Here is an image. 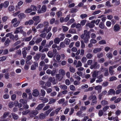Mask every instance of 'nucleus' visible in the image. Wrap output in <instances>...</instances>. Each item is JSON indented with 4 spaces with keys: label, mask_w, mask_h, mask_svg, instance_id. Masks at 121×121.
Returning a JSON list of instances; mask_svg holds the SVG:
<instances>
[{
    "label": "nucleus",
    "mask_w": 121,
    "mask_h": 121,
    "mask_svg": "<svg viewBox=\"0 0 121 121\" xmlns=\"http://www.w3.org/2000/svg\"><path fill=\"white\" fill-rule=\"evenodd\" d=\"M115 3L114 5L117 6L119 5L120 4V0L117 1V0H112V3L113 4Z\"/></svg>",
    "instance_id": "obj_15"
},
{
    "label": "nucleus",
    "mask_w": 121,
    "mask_h": 121,
    "mask_svg": "<svg viewBox=\"0 0 121 121\" xmlns=\"http://www.w3.org/2000/svg\"><path fill=\"white\" fill-rule=\"evenodd\" d=\"M56 73V68H53V70L51 71V75L52 76H54Z\"/></svg>",
    "instance_id": "obj_20"
},
{
    "label": "nucleus",
    "mask_w": 121,
    "mask_h": 121,
    "mask_svg": "<svg viewBox=\"0 0 121 121\" xmlns=\"http://www.w3.org/2000/svg\"><path fill=\"white\" fill-rule=\"evenodd\" d=\"M60 77L61 75L60 74H57L56 75V80L60 81L61 80V79H60Z\"/></svg>",
    "instance_id": "obj_43"
},
{
    "label": "nucleus",
    "mask_w": 121,
    "mask_h": 121,
    "mask_svg": "<svg viewBox=\"0 0 121 121\" xmlns=\"http://www.w3.org/2000/svg\"><path fill=\"white\" fill-rule=\"evenodd\" d=\"M115 94V91L112 89H110L107 93V95H111L112 94L114 95Z\"/></svg>",
    "instance_id": "obj_9"
},
{
    "label": "nucleus",
    "mask_w": 121,
    "mask_h": 121,
    "mask_svg": "<svg viewBox=\"0 0 121 121\" xmlns=\"http://www.w3.org/2000/svg\"><path fill=\"white\" fill-rule=\"evenodd\" d=\"M86 56L87 58L91 59L93 56V55L90 53H88L87 54Z\"/></svg>",
    "instance_id": "obj_36"
},
{
    "label": "nucleus",
    "mask_w": 121,
    "mask_h": 121,
    "mask_svg": "<svg viewBox=\"0 0 121 121\" xmlns=\"http://www.w3.org/2000/svg\"><path fill=\"white\" fill-rule=\"evenodd\" d=\"M104 55L102 53H99L97 55V57L99 58H100L103 56Z\"/></svg>",
    "instance_id": "obj_58"
},
{
    "label": "nucleus",
    "mask_w": 121,
    "mask_h": 121,
    "mask_svg": "<svg viewBox=\"0 0 121 121\" xmlns=\"http://www.w3.org/2000/svg\"><path fill=\"white\" fill-rule=\"evenodd\" d=\"M102 88V87L101 86L98 85L96 86L95 89V90H100V91H101V90Z\"/></svg>",
    "instance_id": "obj_47"
},
{
    "label": "nucleus",
    "mask_w": 121,
    "mask_h": 121,
    "mask_svg": "<svg viewBox=\"0 0 121 121\" xmlns=\"http://www.w3.org/2000/svg\"><path fill=\"white\" fill-rule=\"evenodd\" d=\"M56 15L58 17L62 16V13L60 11H59L58 12L56 13Z\"/></svg>",
    "instance_id": "obj_64"
},
{
    "label": "nucleus",
    "mask_w": 121,
    "mask_h": 121,
    "mask_svg": "<svg viewBox=\"0 0 121 121\" xmlns=\"http://www.w3.org/2000/svg\"><path fill=\"white\" fill-rule=\"evenodd\" d=\"M54 54L51 51H49L48 52V56L50 58H52L54 55Z\"/></svg>",
    "instance_id": "obj_39"
},
{
    "label": "nucleus",
    "mask_w": 121,
    "mask_h": 121,
    "mask_svg": "<svg viewBox=\"0 0 121 121\" xmlns=\"http://www.w3.org/2000/svg\"><path fill=\"white\" fill-rule=\"evenodd\" d=\"M23 2L22 1L18 2L17 4L18 5H17L16 6V10L17 11L18 9H20V8L19 6L22 5L23 4Z\"/></svg>",
    "instance_id": "obj_8"
},
{
    "label": "nucleus",
    "mask_w": 121,
    "mask_h": 121,
    "mask_svg": "<svg viewBox=\"0 0 121 121\" xmlns=\"http://www.w3.org/2000/svg\"><path fill=\"white\" fill-rule=\"evenodd\" d=\"M70 89L71 90L73 91H74L75 89V87L73 85H71L70 86Z\"/></svg>",
    "instance_id": "obj_63"
},
{
    "label": "nucleus",
    "mask_w": 121,
    "mask_h": 121,
    "mask_svg": "<svg viewBox=\"0 0 121 121\" xmlns=\"http://www.w3.org/2000/svg\"><path fill=\"white\" fill-rule=\"evenodd\" d=\"M99 27L102 29H107L106 27L105 26L104 24L102 22H101L99 23Z\"/></svg>",
    "instance_id": "obj_14"
},
{
    "label": "nucleus",
    "mask_w": 121,
    "mask_h": 121,
    "mask_svg": "<svg viewBox=\"0 0 121 121\" xmlns=\"http://www.w3.org/2000/svg\"><path fill=\"white\" fill-rule=\"evenodd\" d=\"M97 63L96 62H94V64L92 65H91L90 67V68L91 69H99V65L98 64L97 65Z\"/></svg>",
    "instance_id": "obj_5"
},
{
    "label": "nucleus",
    "mask_w": 121,
    "mask_h": 121,
    "mask_svg": "<svg viewBox=\"0 0 121 121\" xmlns=\"http://www.w3.org/2000/svg\"><path fill=\"white\" fill-rule=\"evenodd\" d=\"M51 85V83L48 81L45 84V85L43 86V88H44L45 89L47 88V86L49 87H50Z\"/></svg>",
    "instance_id": "obj_17"
},
{
    "label": "nucleus",
    "mask_w": 121,
    "mask_h": 121,
    "mask_svg": "<svg viewBox=\"0 0 121 121\" xmlns=\"http://www.w3.org/2000/svg\"><path fill=\"white\" fill-rule=\"evenodd\" d=\"M19 101L24 104H25L27 103V101L25 99H21Z\"/></svg>",
    "instance_id": "obj_35"
},
{
    "label": "nucleus",
    "mask_w": 121,
    "mask_h": 121,
    "mask_svg": "<svg viewBox=\"0 0 121 121\" xmlns=\"http://www.w3.org/2000/svg\"><path fill=\"white\" fill-rule=\"evenodd\" d=\"M14 104L13 102L12 101H11L9 103L8 105L10 108H11L13 107Z\"/></svg>",
    "instance_id": "obj_54"
},
{
    "label": "nucleus",
    "mask_w": 121,
    "mask_h": 121,
    "mask_svg": "<svg viewBox=\"0 0 121 121\" xmlns=\"http://www.w3.org/2000/svg\"><path fill=\"white\" fill-rule=\"evenodd\" d=\"M31 8H33V10L34 11H36L37 10V8L35 6L33 5H31Z\"/></svg>",
    "instance_id": "obj_45"
},
{
    "label": "nucleus",
    "mask_w": 121,
    "mask_h": 121,
    "mask_svg": "<svg viewBox=\"0 0 121 121\" xmlns=\"http://www.w3.org/2000/svg\"><path fill=\"white\" fill-rule=\"evenodd\" d=\"M39 94V92L38 90L37 89H35L33 90L32 93L33 95L35 97L38 96Z\"/></svg>",
    "instance_id": "obj_13"
},
{
    "label": "nucleus",
    "mask_w": 121,
    "mask_h": 121,
    "mask_svg": "<svg viewBox=\"0 0 121 121\" xmlns=\"http://www.w3.org/2000/svg\"><path fill=\"white\" fill-rule=\"evenodd\" d=\"M46 117V116L43 113H41L39 115V118L41 120L43 119Z\"/></svg>",
    "instance_id": "obj_27"
},
{
    "label": "nucleus",
    "mask_w": 121,
    "mask_h": 121,
    "mask_svg": "<svg viewBox=\"0 0 121 121\" xmlns=\"http://www.w3.org/2000/svg\"><path fill=\"white\" fill-rule=\"evenodd\" d=\"M107 56L109 59L112 58L113 57V56L111 53L109 52L106 55Z\"/></svg>",
    "instance_id": "obj_32"
},
{
    "label": "nucleus",
    "mask_w": 121,
    "mask_h": 121,
    "mask_svg": "<svg viewBox=\"0 0 121 121\" xmlns=\"http://www.w3.org/2000/svg\"><path fill=\"white\" fill-rule=\"evenodd\" d=\"M15 8L12 6H10L8 8L9 10L10 11H13L14 9Z\"/></svg>",
    "instance_id": "obj_46"
},
{
    "label": "nucleus",
    "mask_w": 121,
    "mask_h": 121,
    "mask_svg": "<svg viewBox=\"0 0 121 121\" xmlns=\"http://www.w3.org/2000/svg\"><path fill=\"white\" fill-rule=\"evenodd\" d=\"M113 69V68H112V67L110 66L109 67V72L111 75H112L113 74V73L114 71L112 70Z\"/></svg>",
    "instance_id": "obj_19"
},
{
    "label": "nucleus",
    "mask_w": 121,
    "mask_h": 121,
    "mask_svg": "<svg viewBox=\"0 0 121 121\" xmlns=\"http://www.w3.org/2000/svg\"><path fill=\"white\" fill-rule=\"evenodd\" d=\"M61 36L60 37L59 39L60 41H62L63 40V39L65 38V36H64V34H60Z\"/></svg>",
    "instance_id": "obj_51"
},
{
    "label": "nucleus",
    "mask_w": 121,
    "mask_h": 121,
    "mask_svg": "<svg viewBox=\"0 0 121 121\" xmlns=\"http://www.w3.org/2000/svg\"><path fill=\"white\" fill-rule=\"evenodd\" d=\"M47 8L46 5H43L41 8V10L43 13L45 12Z\"/></svg>",
    "instance_id": "obj_34"
},
{
    "label": "nucleus",
    "mask_w": 121,
    "mask_h": 121,
    "mask_svg": "<svg viewBox=\"0 0 121 121\" xmlns=\"http://www.w3.org/2000/svg\"><path fill=\"white\" fill-rule=\"evenodd\" d=\"M45 104L44 103L40 104L38 105L37 107L35 109L37 111L40 110L45 106Z\"/></svg>",
    "instance_id": "obj_7"
},
{
    "label": "nucleus",
    "mask_w": 121,
    "mask_h": 121,
    "mask_svg": "<svg viewBox=\"0 0 121 121\" xmlns=\"http://www.w3.org/2000/svg\"><path fill=\"white\" fill-rule=\"evenodd\" d=\"M98 75V73L97 72H96V71H95L93 72V73L92 74V77L93 78H95Z\"/></svg>",
    "instance_id": "obj_44"
},
{
    "label": "nucleus",
    "mask_w": 121,
    "mask_h": 121,
    "mask_svg": "<svg viewBox=\"0 0 121 121\" xmlns=\"http://www.w3.org/2000/svg\"><path fill=\"white\" fill-rule=\"evenodd\" d=\"M70 15H67L64 19V22H67L69 19Z\"/></svg>",
    "instance_id": "obj_56"
},
{
    "label": "nucleus",
    "mask_w": 121,
    "mask_h": 121,
    "mask_svg": "<svg viewBox=\"0 0 121 121\" xmlns=\"http://www.w3.org/2000/svg\"><path fill=\"white\" fill-rule=\"evenodd\" d=\"M69 70L72 73H74L75 71V69L72 66H70L69 67Z\"/></svg>",
    "instance_id": "obj_49"
},
{
    "label": "nucleus",
    "mask_w": 121,
    "mask_h": 121,
    "mask_svg": "<svg viewBox=\"0 0 121 121\" xmlns=\"http://www.w3.org/2000/svg\"><path fill=\"white\" fill-rule=\"evenodd\" d=\"M18 17L20 20H22L26 17L25 14L23 13H21L18 15Z\"/></svg>",
    "instance_id": "obj_11"
},
{
    "label": "nucleus",
    "mask_w": 121,
    "mask_h": 121,
    "mask_svg": "<svg viewBox=\"0 0 121 121\" xmlns=\"http://www.w3.org/2000/svg\"><path fill=\"white\" fill-rule=\"evenodd\" d=\"M56 101V100L55 99H51V100L49 101V104H52L55 103Z\"/></svg>",
    "instance_id": "obj_55"
},
{
    "label": "nucleus",
    "mask_w": 121,
    "mask_h": 121,
    "mask_svg": "<svg viewBox=\"0 0 121 121\" xmlns=\"http://www.w3.org/2000/svg\"><path fill=\"white\" fill-rule=\"evenodd\" d=\"M34 65H32L31 67V69L32 70H34L36 69V66H38V63L36 62H35L34 63Z\"/></svg>",
    "instance_id": "obj_12"
},
{
    "label": "nucleus",
    "mask_w": 121,
    "mask_h": 121,
    "mask_svg": "<svg viewBox=\"0 0 121 121\" xmlns=\"http://www.w3.org/2000/svg\"><path fill=\"white\" fill-rule=\"evenodd\" d=\"M101 103L102 105L104 106L106 105H108V102L107 101L105 100H103L101 101Z\"/></svg>",
    "instance_id": "obj_24"
},
{
    "label": "nucleus",
    "mask_w": 121,
    "mask_h": 121,
    "mask_svg": "<svg viewBox=\"0 0 121 121\" xmlns=\"http://www.w3.org/2000/svg\"><path fill=\"white\" fill-rule=\"evenodd\" d=\"M62 28L63 29V30L64 32L67 31L69 29L67 27L65 26H63Z\"/></svg>",
    "instance_id": "obj_60"
},
{
    "label": "nucleus",
    "mask_w": 121,
    "mask_h": 121,
    "mask_svg": "<svg viewBox=\"0 0 121 121\" xmlns=\"http://www.w3.org/2000/svg\"><path fill=\"white\" fill-rule=\"evenodd\" d=\"M52 109L50 108L48 110L45 112H44L45 115L46 116H47L48 115L50 112L52 111Z\"/></svg>",
    "instance_id": "obj_22"
},
{
    "label": "nucleus",
    "mask_w": 121,
    "mask_h": 121,
    "mask_svg": "<svg viewBox=\"0 0 121 121\" xmlns=\"http://www.w3.org/2000/svg\"><path fill=\"white\" fill-rule=\"evenodd\" d=\"M120 29V27L119 25L117 24H116L114 26L113 28L114 31L115 32H117L119 31Z\"/></svg>",
    "instance_id": "obj_6"
},
{
    "label": "nucleus",
    "mask_w": 121,
    "mask_h": 121,
    "mask_svg": "<svg viewBox=\"0 0 121 121\" xmlns=\"http://www.w3.org/2000/svg\"><path fill=\"white\" fill-rule=\"evenodd\" d=\"M39 113L38 111L36 110H32L29 113L30 116L32 117H34Z\"/></svg>",
    "instance_id": "obj_4"
},
{
    "label": "nucleus",
    "mask_w": 121,
    "mask_h": 121,
    "mask_svg": "<svg viewBox=\"0 0 121 121\" xmlns=\"http://www.w3.org/2000/svg\"><path fill=\"white\" fill-rule=\"evenodd\" d=\"M22 54L23 55V57L24 58L26 57L27 54V52L25 50H24L22 51Z\"/></svg>",
    "instance_id": "obj_42"
},
{
    "label": "nucleus",
    "mask_w": 121,
    "mask_h": 121,
    "mask_svg": "<svg viewBox=\"0 0 121 121\" xmlns=\"http://www.w3.org/2000/svg\"><path fill=\"white\" fill-rule=\"evenodd\" d=\"M60 88L64 90L67 89L68 87L67 86L65 85H60Z\"/></svg>",
    "instance_id": "obj_30"
},
{
    "label": "nucleus",
    "mask_w": 121,
    "mask_h": 121,
    "mask_svg": "<svg viewBox=\"0 0 121 121\" xmlns=\"http://www.w3.org/2000/svg\"><path fill=\"white\" fill-rule=\"evenodd\" d=\"M32 38V36L31 35L28 37H26L24 39L25 41L26 42L29 41L31 40Z\"/></svg>",
    "instance_id": "obj_33"
},
{
    "label": "nucleus",
    "mask_w": 121,
    "mask_h": 121,
    "mask_svg": "<svg viewBox=\"0 0 121 121\" xmlns=\"http://www.w3.org/2000/svg\"><path fill=\"white\" fill-rule=\"evenodd\" d=\"M89 99L90 100L92 99V102L91 104V105H94L96 104L97 102L96 96L95 95H91L89 97Z\"/></svg>",
    "instance_id": "obj_2"
},
{
    "label": "nucleus",
    "mask_w": 121,
    "mask_h": 121,
    "mask_svg": "<svg viewBox=\"0 0 121 121\" xmlns=\"http://www.w3.org/2000/svg\"><path fill=\"white\" fill-rule=\"evenodd\" d=\"M75 20L74 19L72 18L70 19L67 22V24H71Z\"/></svg>",
    "instance_id": "obj_57"
},
{
    "label": "nucleus",
    "mask_w": 121,
    "mask_h": 121,
    "mask_svg": "<svg viewBox=\"0 0 121 121\" xmlns=\"http://www.w3.org/2000/svg\"><path fill=\"white\" fill-rule=\"evenodd\" d=\"M9 114V112H5L3 115V117L4 118H6L7 116H8Z\"/></svg>",
    "instance_id": "obj_31"
},
{
    "label": "nucleus",
    "mask_w": 121,
    "mask_h": 121,
    "mask_svg": "<svg viewBox=\"0 0 121 121\" xmlns=\"http://www.w3.org/2000/svg\"><path fill=\"white\" fill-rule=\"evenodd\" d=\"M78 11L77 9L75 8H72L70 9V12L71 13H76Z\"/></svg>",
    "instance_id": "obj_26"
},
{
    "label": "nucleus",
    "mask_w": 121,
    "mask_h": 121,
    "mask_svg": "<svg viewBox=\"0 0 121 121\" xmlns=\"http://www.w3.org/2000/svg\"><path fill=\"white\" fill-rule=\"evenodd\" d=\"M86 22V20L84 19L81 21L80 22V24L81 25L83 26L85 25Z\"/></svg>",
    "instance_id": "obj_52"
},
{
    "label": "nucleus",
    "mask_w": 121,
    "mask_h": 121,
    "mask_svg": "<svg viewBox=\"0 0 121 121\" xmlns=\"http://www.w3.org/2000/svg\"><path fill=\"white\" fill-rule=\"evenodd\" d=\"M90 31H88L87 30H85L84 31V34L81 35V38L83 39L84 42L85 43H87L89 41V39L90 38Z\"/></svg>",
    "instance_id": "obj_1"
},
{
    "label": "nucleus",
    "mask_w": 121,
    "mask_h": 121,
    "mask_svg": "<svg viewBox=\"0 0 121 121\" xmlns=\"http://www.w3.org/2000/svg\"><path fill=\"white\" fill-rule=\"evenodd\" d=\"M33 11L32 9L27 8L26 9L25 11V12L26 13H29Z\"/></svg>",
    "instance_id": "obj_37"
},
{
    "label": "nucleus",
    "mask_w": 121,
    "mask_h": 121,
    "mask_svg": "<svg viewBox=\"0 0 121 121\" xmlns=\"http://www.w3.org/2000/svg\"><path fill=\"white\" fill-rule=\"evenodd\" d=\"M65 99L64 98H62L59 100L58 101V103L59 104H61L63 103Z\"/></svg>",
    "instance_id": "obj_62"
},
{
    "label": "nucleus",
    "mask_w": 121,
    "mask_h": 121,
    "mask_svg": "<svg viewBox=\"0 0 121 121\" xmlns=\"http://www.w3.org/2000/svg\"><path fill=\"white\" fill-rule=\"evenodd\" d=\"M9 3L8 1H5L4 3H3V6L4 8H6L9 5Z\"/></svg>",
    "instance_id": "obj_21"
},
{
    "label": "nucleus",
    "mask_w": 121,
    "mask_h": 121,
    "mask_svg": "<svg viewBox=\"0 0 121 121\" xmlns=\"http://www.w3.org/2000/svg\"><path fill=\"white\" fill-rule=\"evenodd\" d=\"M10 41L9 38H7L4 43V45L6 46H9Z\"/></svg>",
    "instance_id": "obj_23"
},
{
    "label": "nucleus",
    "mask_w": 121,
    "mask_h": 121,
    "mask_svg": "<svg viewBox=\"0 0 121 121\" xmlns=\"http://www.w3.org/2000/svg\"><path fill=\"white\" fill-rule=\"evenodd\" d=\"M69 33L72 34H76V30L73 29H69Z\"/></svg>",
    "instance_id": "obj_25"
},
{
    "label": "nucleus",
    "mask_w": 121,
    "mask_h": 121,
    "mask_svg": "<svg viewBox=\"0 0 121 121\" xmlns=\"http://www.w3.org/2000/svg\"><path fill=\"white\" fill-rule=\"evenodd\" d=\"M60 40L59 38H56L54 40V42L55 44H59L60 42Z\"/></svg>",
    "instance_id": "obj_28"
},
{
    "label": "nucleus",
    "mask_w": 121,
    "mask_h": 121,
    "mask_svg": "<svg viewBox=\"0 0 121 121\" xmlns=\"http://www.w3.org/2000/svg\"><path fill=\"white\" fill-rule=\"evenodd\" d=\"M117 79L116 77L114 76H113L111 77L110 78L109 81H112Z\"/></svg>",
    "instance_id": "obj_48"
},
{
    "label": "nucleus",
    "mask_w": 121,
    "mask_h": 121,
    "mask_svg": "<svg viewBox=\"0 0 121 121\" xmlns=\"http://www.w3.org/2000/svg\"><path fill=\"white\" fill-rule=\"evenodd\" d=\"M102 50V49L100 48H96L94 49L93 52L94 53H96L100 52Z\"/></svg>",
    "instance_id": "obj_16"
},
{
    "label": "nucleus",
    "mask_w": 121,
    "mask_h": 121,
    "mask_svg": "<svg viewBox=\"0 0 121 121\" xmlns=\"http://www.w3.org/2000/svg\"><path fill=\"white\" fill-rule=\"evenodd\" d=\"M16 98V95L15 94H14L11 96V98L12 100H15Z\"/></svg>",
    "instance_id": "obj_59"
},
{
    "label": "nucleus",
    "mask_w": 121,
    "mask_h": 121,
    "mask_svg": "<svg viewBox=\"0 0 121 121\" xmlns=\"http://www.w3.org/2000/svg\"><path fill=\"white\" fill-rule=\"evenodd\" d=\"M42 39L41 38L39 37L35 41V43H39L42 41Z\"/></svg>",
    "instance_id": "obj_38"
},
{
    "label": "nucleus",
    "mask_w": 121,
    "mask_h": 121,
    "mask_svg": "<svg viewBox=\"0 0 121 121\" xmlns=\"http://www.w3.org/2000/svg\"><path fill=\"white\" fill-rule=\"evenodd\" d=\"M106 5L108 7H110L112 6V5H111L110 1H108L106 3Z\"/></svg>",
    "instance_id": "obj_50"
},
{
    "label": "nucleus",
    "mask_w": 121,
    "mask_h": 121,
    "mask_svg": "<svg viewBox=\"0 0 121 121\" xmlns=\"http://www.w3.org/2000/svg\"><path fill=\"white\" fill-rule=\"evenodd\" d=\"M46 35V34L45 33H44L41 34L39 36L41 37L44 38L45 37Z\"/></svg>",
    "instance_id": "obj_61"
},
{
    "label": "nucleus",
    "mask_w": 121,
    "mask_h": 121,
    "mask_svg": "<svg viewBox=\"0 0 121 121\" xmlns=\"http://www.w3.org/2000/svg\"><path fill=\"white\" fill-rule=\"evenodd\" d=\"M59 73H61L62 75L64 76L65 74V71L63 69H61L59 70Z\"/></svg>",
    "instance_id": "obj_41"
},
{
    "label": "nucleus",
    "mask_w": 121,
    "mask_h": 121,
    "mask_svg": "<svg viewBox=\"0 0 121 121\" xmlns=\"http://www.w3.org/2000/svg\"><path fill=\"white\" fill-rule=\"evenodd\" d=\"M35 21L34 24L35 26L37 25L40 22V19L39 16H35L32 18Z\"/></svg>",
    "instance_id": "obj_3"
},
{
    "label": "nucleus",
    "mask_w": 121,
    "mask_h": 121,
    "mask_svg": "<svg viewBox=\"0 0 121 121\" xmlns=\"http://www.w3.org/2000/svg\"><path fill=\"white\" fill-rule=\"evenodd\" d=\"M99 43L100 44H105L106 43V42L105 40H102L99 41Z\"/></svg>",
    "instance_id": "obj_53"
},
{
    "label": "nucleus",
    "mask_w": 121,
    "mask_h": 121,
    "mask_svg": "<svg viewBox=\"0 0 121 121\" xmlns=\"http://www.w3.org/2000/svg\"><path fill=\"white\" fill-rule=\"evenodd\" d=\"M41 54L40 53L36 54L35 56H34L35 60L36 61H38L41 56Z\"/></svg>",
    "instance_id": "obj_10"
},
{
    "label": "nucleus",
    "mask_w": 121,
    "mask_h": 121,
    "mask_svg": "<svg viewBox=\"0 0 121 121\" xmlns=\"http://www.w3.org/2000/svg\"><path fill=\"white\" fill-rule=\"evenodd\" d=\"M11 114L12 116V117L14 120H17L19 118L18 116L14 113H12Z\"/></svg>",
    "instance_id": "obj_18"
},
{
    "label": "nucleus",
    "mask_w": 121,
    "mask_h": 121,
    "mask_svg": "<svg viewBox=\"0 0 121 121\" xmlns=\"http://www.w3.org/2000/svg\"><path fill=\"white\" fill-rule=\"evenodd\" d=\"M86 26H88L90 28H93L95 26L94 24H92L91 23H88L86 25Z\"/></svg>",
    "instance_id": "obj_29"
},
{
    "label": "nucleus",
    "mask_w": 121,
    "mask_h": 121,
    "mask_svg": "<svg viewBox=\"0 0 121 121\" xmlns=\"http://www.w3.org/2000/svg\"><path fill=\"white\" fill-rule=\"evenodd\" d=\"M70 40L69 39H65V43L67 45H68L69 43Z\"/></svg>",
    "instance_id": "obj_40"
}]
</instances>
